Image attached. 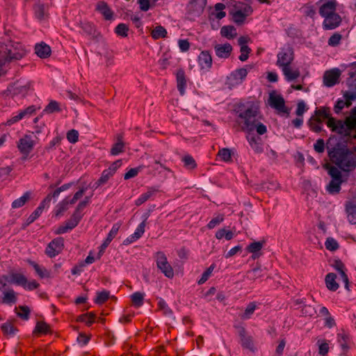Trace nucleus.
I'll return each mask as SVG.
<instances>
[{"label": "nucleus", "mask_w": 356, "mask_h": 356, "mask_svg": "<svg viewBox=\"0 0 356 356\" xmlns=\"http://www.w3.org/2000/svg\"><path fill=\"white\" fill-rule=\"evenodd\" d=\"M330 140L326 148L330 162L344 172L353 170L356 168V154L344 143L337 142L334 145H329Z\"/></svg>", "instance_id": "1"}, {"label": "nucleus", "mask_w": 356, "mask_h": 356, "mask_svg": "<svg viewBox=\"0 0 356 356\" xmlns=\"http://www.w3.org/2000/svg\"><path fill=\"white\" fill-rule=\"evenodd\" d=\"M238 117L243 120L244 130L249 132L256 130L259 135L266 132V127L259 121V107L254 102H247L239 106Z\"/></svg>", "instance_id": "2"}, {"label": "nucleus", "mask_w": 356, "mask_h": 356, "mask_svg": "<svg viewBox=\"0 0 356 356\" xmlns=\"http://www.w3.org/2000/svg\"><path fill=\"white\" fill-rule=\"evenodd\" d=\"M26 55V50L23 45L17 42L9 41L7 44L1 46L0 56L3 58V62H10L14 60H19Z\"/></svg>", "instance_id": "3"}, {"label": "nucleus", "mask_w": 356, "mask_h": 356, "mask_svg": "<svg viewBox=\"0 0 356 356\" xmlns=\"http://www.w3.org/2000/svg\"><path fill=\"white\" fill-rule=\"evenodd\" d=\"M268 106L275 110L277 115L289 118L291 108L286 105V102L282 95L275 90L268 93Z\"/></svg>", "instance_id": "4"}, {"label": "nucleus", "mask_w": 356, "mask_h": 356, "mask_svg": "<svg viewBox=\"0 0 356 356\" xmlns=\"http://www.w3.org/2000/svg\"><path fill=\"white\" fill-rule=\"evenodd\" d=\"M154 258L156 263L157 268L168 278L174 276L173 268L168 261L166 255L163 252H157Z\"/></svg>", "instance_id": "5"}, {"label": "nucleus", "mask_w": 356, "mask_h": 356, "mask_svg": "<svg viewBox=\"0 0 356 356\" xmlns=\"http://www.w3.org/2000/svg\"><path fill=\"white\" fill-rule=\"evenodd\" d=\"M207 5V0H191L187 6L188 15L191 19L200 17Z\"/></svg>", "instance_id": "6"}, {"label": "nucleus", "mask_w": 356, "mask_h": 356, "mask_svg": "<svg viewBox=\"0 0 356 356\" xmlns=\"http://www.w3.org/2000/svg\"><path fill=\"white\" fill-rule=\"evenodd\" d=\"M36 136L25 135L17 143V147L21 153L28 155L33 149L35 145Z\"/></svg>", "instance_id": "7"}, {"label": "nucleus", "mask_w": 356, "mask_h": 356, "mask_svg": "<svg viewBox=\"0 0 356 356\" xmlns=\"http://www.w3.org/2000/svg\"><path fill=\"white\" fill-rule=\"evenodd\" d=\"M326 124L333 132H336L340 135L346 136L350 135V130H348L346 127L345 120H336L332 116V118L327 120Z\"/></svg>", "instance_id": "8"}, {"label": "nucleus", "mask_w": 356, "mask_h": 356, "mask_svg": "<svg viewBox=\"0 0 356 356\" xmlns=\"http://www.w3.org/2000/svg\"><path fill=\"white\" fill-rule=\"evenodd\" d=\"M293 50L291 47L283 48L277 54V63L280 66L284 67L289 66L293 60Z\"/></svg>", "instance_id": "9"}, {"label": "nucleus", "mask_w": 356, "mask_h": 356, "mask_svg": "<svg viewBox=\"0 0 356 356\" xmlns=\"http://www.w3.org/2000/svg\"><path fill=\"white\" fill-rule=\"evenodd\" d=\"M238 332L241 346L252 352L255 351L256 347L254 346V339L251 335L248 334L245 329L243 327H241Z\"/></svg>", "instance_id": "10"}, {"label": "nucleus", "mask_w": 356, "mask_h": 356, "mask_svg": "<svg viewBox=\"0 0 356 356\" xmlns=\"http://www.w3.org/2000/svg\"><path fill=\"white\" fill-rule=\"evenodd\" d=\"M63 241L61 237L54 239L47 245L45 253L51 258L54 257L62 251L64 246Z\"/></svg>", "instance_id": "11"}, {"label": "nucleus", "mask_w": 356, "mask_h": 356, "mask_svg": "<svg viewBox=\"0 0 356 356\" xmlns=\"http://www.w3.org/2000/svg\"><path fill=\"white\" fill-rule=\"evenodd\" d=\"M81 218L76 213H73L70 218L60 225L56 231V234H62L72 230L73 228L76 227L81 220Z\"/></svg>", "instance_id": "12"}, {"label": "nucleus", "mask_w": 356, "mask_h": 356, "mask_svg": "<svg viewBox=\"0 0 356 356\" xmlns=\"http://www.w3.org/2000/svg\"><path fill=\"white\" fill-rule=\"evenodd\" d=\"M323 28L324 30H332L337 28L341 23V17L338 13L323 17Z\"/></svg>", "instance_id": "13"}, {"label": "nucleus", "mask_w": 356, "mask_h": 356, "mask_svg": "<svg viewBox=\"0 0 356 356\" xmlns=\"http://www.w3.org/2000/svg\"><path fill=\"white\" fill-rule=\"evenodd\" d=\"M341 72L338 69L326 71L323 75V83L327 87H332L339 81Z\"/></svg>", "instance_id": "14"}, {"label": "nucleus", "mask_w": 356, "mask_h": 356, "mask_svg": "<svg viewBox=\"0 0 356 356\" xmlns=\"http://www.w3.org/2000/svg\"><path fill=\"white\" fill-rule=\"evenodd\" d=\"M345 210L348 222L352 225H356V196L352 200L346 202Z\"/></svg>", "instance_id": "15"}, {"label": "nucleus", "mask_w": 356, "mask_h": 356, "mask_svg": "<svg viewBox=\"0 0 356 356\" xmlns=\"http://www.w3.org/2000/svg\"><path fill=\"white\" fill-rule=\"evenodd\" d=\"M247 74L248 71L245 68H240L234 71L228 77L229 84L234 86L241 83Z\"/></svg>", "instance_id": "16"}, {"label": "nucleus", "mask_w": 356, "mask_h": 356, "mask_svg": "<svg viewBox=\"0 0 356 356\" xmlns=\"http://www.w3.org/2000/svg\"><path fill=\"white\" fill-rule=\"evenodd\" d=\"M337 3L336 0H326L319 8V14L325 17L336 13Z\"/></svg>", "instance_id": "17"}, {"label": "nucleus", "mask_w": 356, "mask_h": 356, "mask_svg": "<svg viewBox=\"0 0 356 356\" xmlns=\"http://www.w3.org/2000/svg\"><path fill=\"white\" fill-rule=\"evenodd\" d=\"M312 118H314V120L321 122L323 123V121L327 119L328 120L329 118H332L330 113V108L327 106H322L320 108H316L314 111V115L311 117Z\"/></svg>", "instance_id": "18"}, {"label": "nucleus", "mask_w": 356, "mask_h": 356, "mask_svg": "<svg viewBox=\"0 0 356 356\" xmlns=\"http://www.w3.org/2000/svg\"><path fill=\"white\" fill-rule=\"evenodd\" d=\"M35 106H30L27 107L26 108H25L24 110L20 111L17 115L13 116L10 119L8 120L6 124L8 125H11V124L21 120L22 119H23L25 117L31 115L32 114H33L35 113Z\"/></svg>", "instance_id": "19"}, {"label": "nucleus", "mask_w": 356, "mask_h": 356, "mask_svg": "<svg viewBox=\"0 0 356 356\" xmlns=\"http://www.w3.org/2000/svg\"><path fill=\"white\" fill-rule=\"evenodd\" d=\"M216 54L221 58H227L232 51V47L229 43L216 44L214 47Z\"/></svg>", "instance_id": "20"}, {"label": "nucleus", "mask_w": 356, "mask_h": 356, "mask_svg": "<svg viewBox=\"0 0 356 356\" xmlns=\"http://www.w3.org/2000/svg\"><path fill=\"white\" fill-rule=\"evenodd\" d=\"M264 243L265 241L253 242L247 246L246 250L248 252L252 254V258L253 259H256L260 257L261 254V250L263 248Z\"/></svg>", "instance_id": "21"}, {"label": "nucleus", "mask_w": 356, "mask_h": 356, "mask_svg": "<svg viewBox=\"0 0 356 356\" xmlns=\"http://www.w3.org/2000/svg\"><path fill=\"white\" fill-rule=\"evenodd\" d=\"M325 170H327V174L331 177L332 179L339 180L342 179V174L341 170L337 165L334 166L331 163H326L323 165Z\"/></svg>", "instance_id": "22"}, {"label": "nucleus", "mask_w": 356, "mask_h": 356, "mask_svg": "<svg viewBox=\"0 0 356 356\" xmlns=\"http://www.w3.org/2000/svg\"><path fill=\"white\" fill-rule=\"evenodd\" d=\"M120 227V225L118 223L114 224L113 225L106 238L105 239V241L103 242L100 247L101 249L99 251V254L102 252L108 247L111 241L115 237L119 231Z\"/></svg>", "instance_id": "23"}, {"label": "nucleus", "mask_w": 356, "mask_h": 356, "mask_svg": "<svg viewBox=\"0 0 356 356\" xmlns=\"http://www.w3.org/2000/svg\"><path fill=\"white\" fill-rule=\"evenodd\" d=\"M337 341L343 350V352L347 353L350 348L352 341L348 334L346 333H339L337 334Z\"/></svg>", "instance_id": "24"}, {"label": "nucleus", "mask_w": 356, "mask_h": 356, "mask_svg": "<svg viewBox=\"0 0 356 356\" xmlns=\"http://www.w3.org/2000/svg\"><path fill=\"white\" fill-rule=\"evenodd\" d=\"M198 62L201 68L209 69L212 65L211 54L207 51H202L198 57Z\"/></svg>", "instance_id": "25"}, {"label": "nucleus", "mask_w": 356, "mask_h": 356, "mask_svg": "<svg viewBox=\"0 0 356 356\" xmlns=\"http://www.w3.org/2000/svg\"><path fill=\"white\" fill-rule=\"evenodd\" d=\"M35 52L40 58H46L51 55V48L44 42H41L35 46Z\"/></svg>", "instance_id": "26"}, {"label": "nucleus", "mask_w": 356, "mask_h": 356, "mask_svg": "<svg viewBox=\"0 0 356 356\" xmlns=\"http://www.w3.org/2000/svg\"><path fill=\"white\" fill-rule=\"evenodd\" d=\"M96 10L101 13L106 19L110 20L112 19L113 13L106 2L99 1L97 3Z\"/></svg>", "instance_id": "27"}, {"label": "nucleus", "mask_w": 356, "mask_h": 356, "mask_svg": "<svg viewBox=\"0 0 356 356\" xmlns=\"http://www.w3.org/2000/svg\"><path fill=\"white\" fill-rule=\"evenodd\" d=\"M337 275L333 273H330L326 275L325 282L326 287L332 291H336L339 287V284L336 282Z\"/></svg>", "instance_id": "28"}, {"label": "nucleus", "mask_w": 356, "mask_h": 356, "mask_svg": "<svg viewBox=\"0 0 356 356\" xmlns=\"http://www.w3.org/2000/svg\"><path fill=\"white\" fill-rule=\"evenodd\" d=\"M345 124L348 130L356 129V106L350 110L349 115L345 118Z\"/></svg>", "instance_id": "29"}, {"label": "nucleus", "mask_w": 356, "mask_h": 356, "mask_svg": "<svg viewBox=\"0 0 356 356\" xmlns=\"http://www.w3.org/2000/svg\"><path fill=\"white\" fill-rule=\"evenodd\" d=\"M177 89L180 94L183 95L185 92V87L186 86V80L185 72L183 70H179L177 72Z\"/></svg>", "instance_id": "30"}, {"label": "nucleus", "mask_w": 356, "mask_h": 356, "mask_svg": "<svg viewBox=\"0 0 356 356\" xmlns=\"http://www.w3.org/2000/svg\"><path fill=\"white\" fill-rule=\"evenodd\" d=\"M342 183L343 179H332L326 186V190L330 194H338L341 191V186Z\"/></svg>", "instance_id": "31"}, {"label": "nucleus", "mask_w": 356, "mask_h": 356, "mask_svg": "<svg viewBox=\"0 0 356 356\" xmlns=\"http://www.w3.org/2000/svg\"><path fill=\"white\" fill-rule=\"evenodd\" d=\"M31 86L30 83H27L22 86L17 82L11 86L10 91H12L14 95H25L30 90Z\"/></svg>", "instance_id": "32"}, {"label": "nucleus", "mask_w": 356, "mask_h": 356, "mask_svg": "<svg viewBox=\"0 0 356 356\" xmlns=\"http://www.w3.org/2000/svg\"><path fill=\"white\" fill-rule=\"evenodd\" d=\"M247 139L255 152L260 153L263 151V148L260 143L261 138L259 137H255L254 136L249 134L247 136Z\"/></svg>", "instance_id": "33"}, {"label": "nucleus", "mask_w": 356, "mask_h": 356, "mask_svg": "<svg viewBox=\"0 0 356 356\" xmlns=\"http://www.w3.org/2000/svg\"><path fill=\"white\" fill-rule=\"evenodd\" d=\"M69 204H70V201L67 197L56 205L54 212L55 216L56 217L62 216L69 209Z\"/></svg>", "instance_id": "34"}, {"label": "nucleus", "mask_w": 356, "mask_h": 356, "mask_svg": "<svg viewBox=\"0 0 356 356\" xmlns=\"http://www.w3.org/2000/svg\"><path fill=\"white\" fill-rule=\"evenodd\" d=\"M282 71L288 81L296 79L300 76V71L298 69L293 70L290 65L282 67Z\"/></svg>", "instance_id": "35"}, {"label": "nucleus", "mask_w": 356, "mask_h": 356, "mask_svg": "<svg viewBox=\"0 0 356 356\" xmlns=\"http://www.w3.org/2000/svg\"><path fill=\"white\" fill-rule=\"evenodd\" d=\"M124 144L122 140V136L118 135L117 142L112 146L111 149V154L112 155H118L124 152Z\"/></svg>", "instance_id": "36"}, {"label": "nucleus", "mask_w": 356, "mask_h": 356, "mask_svg": "<svg viewBox=\"0 0 356 356\" xmlns=\"http://www.w3.org/2000/svg\"><path fill=\"white\" fill-rule=\"evenodd\" d=\"M27 262L31 266H32L33 267L36 273L40 276V277L44 278V277H50L49 271L47 270L45 268L41 267L40 265H38L35 261L29 260V259L27 260Z\"/></svg>", "instance_id": "37"}, {"label": "nucleus", "mask_w": 356, "mask_h": 356, "mask_svg": "<svg viewBox=\"0 0 356 356\" xmlns=\"http://www.w3.org/2000/svg\"><path fill=\"white\" fill-rule=\"evenodd\" d=\"M257 308V305L255 302H250L244 312L239 314V317L241 320L245 321L251 318L252 314H254L255 309Z\"/></svg>", "instance_id": "38"}, {"label": "nucleus", "mask_w": 356, "mask_h": 356, "mask_svg": "<svg viewBox=\"0 0 356 356\" xmlns=\"http://www.w3.org/2000/svg\"><path fill=\"white\" fill-rule=\"evenodd\" d=\"M17 301V296L13 289H10L3 293V296L1 298V302L5 304L15 303Z\"/></svg>", "instance_id": "39"}, {"label": "nucleus", "mask_w": 356, "mask_h": 356, "mask_svg": "<svg viewBox=\"0 0 356 356\" xmlns=\"http://www.w3.org/2000/svg\"><path fill=\"white\" fill-rule=\"evenodd\" d=\"M156 191L157 189L150 188L146 193H143L136 200V205L140 206L146 201H147L151 196H152Z\"/></svg>", "instance_id": "40"}, {"label": "nucleus", "mask_w": 356, "mask_h": 356, "mask_svg": "<svg viewBox=\"0 0 356 356\" xmlns=\"http://www.w3.org/2000/svg\"><path fill=\"white\" fill-rule=\"evenodd\" d=\"M10 282L19 286H26L27 283L26 277L21 273H12L10 275Z\"/></svg>", "instance_id": "41"}, {"label": "nucleus", "mask_w": 356, "mask_h": 356, "mask_svg": "<svg viewBox=\"0 0 356 356\" xmlns=\"http://www.w3.org/2000/svg\"><path fill=\"white\" fill-rule=\"evenodd\" d=\"M31 193L26 192L22 197L14 200L12 203V207L13 209H17L23 207L30 199Z\"/></svg>", "instance_id": "42"}, {"label": "nucleus", "mask_w": 356, "mask_h": 356, "mask_svg": "<svg viewBox=\"0 0 356 356\" xmlns=\"http://www.w3.org/2000/svg\"><path fill=\"white\" fill-rule=\"evenodd\" d=\"M1 330L4 334L14 335L17 331V328L14 326L12 322H6L1 325Z\"/></svg>", "instance_id": "43"}, {"label": "nucleus", "mask_w": 356, "mask_h": 356, "mask_svg": "<svg viewBox=\"0 0 356 356\" xmlns=\"http://www.w3.org/2000/svg\"><path fill=\"white\" fill-rule=\"evenodd\" d=\"M220 33L223 37L228 39L234 38L236 35V29L232 26H225L221 28Z\"/></svg>", "instance_id": "44"}, {"label": "nucleus", "mask_w": 356, "mask_h": 356, "mask_svg": "<svg viewBox=\"0 0 356 356\" xmlns=\"http://www.w3.org/2000/svg\"><path fill=\"white\" fill-rule=\"evenodd\" d=\"M300 10L305 17H314L316 15V8L314 5L306 3L302 6Z\"/></svg>", "instance_id": "45"}, {"label": "nucleus", "mask_w": 356, "mask_h": 356, "mask_svg": "<svg viewBox=\"0 0 356 356\" xmlns=\"http://www.w3.org/2000/svg\"><path fill=\"white\" fill-rule=\"evenodd\" d=\"M113 175L110 172L108 171L107 169L106 170H104L102 173V175L100 177V178L95 182V187L97 188H98L99 186L106 184L108 180L113 176Z\"/></svg>", "instance_id": "46"}, {"label": "nucleus", "mask_w": 356, "mask_h": 356, "mask_svg": "<svg viewBox=\"0 0 356 356\" xmlns=\"http://www.w3.org/2000/svg\"><path fill=\"white\" fill-rule=\"evenodd\" d=\"M145 294L140 292H135L131 296L133 305L139 307L143 304Z\"/></svg>", "instance_id": "47"}, {"label": "nucleus", "mask_w": 356, "mask_h": 356, "mask_svg": "<svg viewBox=\"0 0 356 356\" xmlns=\"http://www.w3.org/2000/svg\"><path fill=\"white\" fill-rule=\"evenodd\" d=\"M314 118H310L308 120V126L310 130L315 133H320L323 131V123H321V122H317L316 120H314Z\"/></svg>", "instance_id": "48"}, {"label": "nucleus", "mask_w": 356, "mask_h": 356, "mask_svg": "<svg viewBox=\"0 0 356 356\" xmlns=\"http://www.w3.org/2000/svg\"><path fill=\"white\" fill-rule=\"evenodd\" d=\"M151 35L154 39L156 40L165 38L167 35V31L163 26H157L152 30Z\"/></svg>", "instance_id": "49"}, {"label": "nucleus", "mask_w": 356, "mask_h": 356, "mask_svg": "<svg viewBox=\"0 0 356 356\" xmlns=\"http://www.w3.org/2000/svg\"><path fill=\"white\" fill-rule=\"evenodd\" d=\"M34 10L36 17L40 20L44 19L47 15L46 7L44 4H36L34 7Z\"/></svg>", "instance_id": "50"}, {"label": "nucleus", "mask_w": 356, "mask_h": 356, "mask_svg": "<svg viewBox=\"0 0 356 356\" xmlns=\"http://www.w3.org/2000/svg\"><path fill=\"white\" fill-rule=\"evenodd\" d=\"M218 156L225 162H230L232 161V152L228 148L220 149L218 152Z\"/></svg>", "instance_id": "51"}, {"label": "nucleus", "mask_w": 356, "mask_h": 356, "mask_svg": "<svg viewBox=\"0 0 356 356\" xmlns=\"http://www.w3.org/2000/svg\"><path fill=\"white\" fill-rule=\"evenodd\" d=\"M318 345V353L322 355H326L329 352V344L325 339H318L317 341Z\"/></svg>", "instance_id": "52"}, {"label": "nucleus", "mask_w": 356, "mask_h": 356, "mask_svg": "<svg viewBox=\"0 0 356 356\" xmlns=\"http://www.w3.org/2000/svg\"><path fill=\"white\" fill-rule=\"evenodd\" d=\"M60 111V105L56 101L51 100L44 109L47 113H53Z\"/></svg>", "instance_id": "53"}, {"label": "nucleus", "mask_w": 356, "mask_h": 356, "mask_svg": "<svg viewBox=\"0 0 356 356\" xmlns=\"http://www.w3.org/2000/svg\"><path fill=\"white\" fill-rule=\"evenodd\" d=\"M17 316L23 320H28L30 314V309L27 306H19L17 309Z\"/></svg>", "instance_id": "54"}, {"label": "nucleus", "mask_w": 356, "mask_h": 356, "mask_svg": "<svg viewBox=\"0 0 356 356\" xmlns=\"http://www.w3.org/2000/svg\"><path fill=\"white\" fill-rule=\"evenodd\" d=\"M80 26L82 29L83 33L86 35H90L95 33L94 26L90 22H81Z\"/></svg>", "instance_id": "55"}, {"label": "nucleus", "mask_w": 356, "mask_h": 356, "mask_svg": "<svg viewBox=\"0 0 356 356\" xmlns=\"http://www.w3.org/2000/svg\"><path fill=\"white\" fill-rule=\"evenodd\" d=\"M233 236H234L233 232L231 231H227L225 229H219L216 233V237L218 239H221L225 237L227 241H229L233 238Z\"/></svg>", "instance_id": "56"}, {"label": "nucleus", "mask_w": 356, "mask_h": 356, "mask_svg": "<svg viewBox=\"0 0 356 356\" xmlns=\"http://www.w3.org/2000/svg\"><path fill=\"white\" fill-rule=\"evenodd\" d=\"M215 268V264H211L202 275L201 278L198 280L199 284H202L208 280L210 277L213 269Z\"/></svg>", "instance_id": "57"}, {"label": "nucleus", "mask_w": 356, "mask_h": 356, "mask_svg": "<svg viewBox=\"0 0 356 356\" xmlns=\"http://www.w3.org/2000/svg\"><path fill=\"white\" fill-rule=\"evenodd\" d=\"M182 161L184 163V166L188 169H194L197 166L195 159L190 155L184 156Z\"/></svg>", "instance_id": "58"}, {"label": "nucleus", "mask_w": 356, "mask_h": 356, "mask_svg": "<svg viewBox=\"0 0 356 356\" xmlns=\"http://www.w3.org/2000/svg\"><path fill=\"white\" fill-rule=\"evenodd\" d=\"M109 298V292L107 291H103L97 293V297L95 302L97 304L102 305Z\"/></svg>", "instance_id": "59"}, {"label": "nucleus", "mask_w": 356, "mask_h": 356, "mask_svg": "<svg viewBox=\"0 0 356 356\" xmlns=\"http://www.w3.org/2000/svg\"><path fill=\"white\" fill-rule=\"evenodd\" d=\"M89 201H90V198L88 197H86L84 200H83L79 203V204L77 205L74 213H76V215H78V216H80L81 218H82V216H83L82 211L86 207V206L89 203Z\"/></svg>", "instance_id": "60"}, {"label": "nucleus", "mask_w": 356, "mask_h": 356, "mask_svg": "<svg viewBox=\"0 0 356 356\" xmlns=\"http://www.w3.org/2000/svg\"><path fill=\"white\" fill-rule=\"evenodd\" d=\"M325 245L326 249L330 251H335L339 247L337 241L331 237L327 238Z\"/></svg>", "instance_id": "61"}, {"label": "nucleus", "mask_w": 356, "mask_h": 356, "mask_svg": "<svg viewBox=\"0 0 356 356\" xmlns=\"http://www.w3.org/2000/svg\"><path fill=\"white\" fill-rule=\"evenodd\" d=\"M66 138L70 143H76L79 140V132L75 129H71L67 131Z\"/></svg>", "instance_id": "62"}, {"label": "nucleus", "mask_w": 356, "mask_h": 356, "mask_svg": "<svg viewBox=\"0 0 356 356\" xmlns=\"http://www.w3.org/2000/svg\"><path fill=\"white\" fill-rule=\"evenodd\" d=\"M49 330V326L44 322H38L35 326V332L41 334H47Z\"/></svg>", "instance_id": "63"}, {"label": "nucleus", "mask_w": 356, "mask_h": 356, "mask_svg": "<svg viewBox=\"0 0 356 356\" xmlns=\"http://www.w3.org/2000/svg\"><path fill=\"white\" fill-rule=\"evenodd\" d=\"M129 31L128 26L123 23L119 24L115 28V33L122 37H127Z\"/></svg>", "instance_id": "64"}]
</instances>
